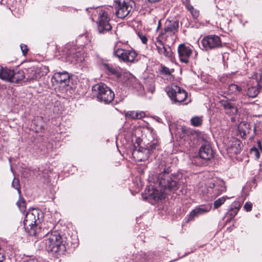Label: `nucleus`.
Instances as JSON below:
<instances>
[{"label": "nucleus", "instance_id": "39448f33", "mask_svg": "<svg viewBox=\"0 0 262 262\" xmlns=\"http://www.w3.org/2000/svg\"><path fill=\"white\" fill-rule=\"evenodd\" d=\"M121 42H117L114 48V55L121 61L133 63L138 61L137 53L132 48H124Z\"/></svg>", "mask_w": 262, "mask_h": 262}, {"label": "nucleus", "instance_id": "37998d69", "mask_svg": "<svg viewBox=\"0 0 262 262\" xmlns=\"http://www.w3.org/2000/svg\"><path fill=\"white\" fill-rule=\"evenodd\" d=\"M252 204L250 202H246L244 206V208L247 211H250L252 209Z\"/></svg>", "mask_w": 262, "mask_h": 262}, {"label": "nucleus", "instance_id": "c03bdc74", "mask_svg": "<svg viewBox=\"0 0 262 262\" xmlns=\"http://www.w3.org/2000/svg\"><path fill=\"white\" fill-rule=\"evenodd\" d=\"M20 49L22 51L23 54L25 56L27 54L28 51L27 46L25 45L21 44V45H20Z\"/></svg>", "mask_w": 262, "mask_h": 262}, {"label": "nucleus", "instance_id": "a211bd4d", "mask_svg": "<svg viewBox=\"0 0 262 262\" xmlns=\"http://www.w3.org/2000/svg\"><path fill=\"white\" fill-rule=\"evenodd\" d=\"M174 33L169 31H162L156 38V41L157 42L168 43L172 44L173 43V35Z\"/></svg>", "mask_w": 262, "mask_h": 262}, {"label": "nucleus", "instance_id": "423d86ee", "mask_svg": "<svg viewBox=\"0 0 262 262\" xmlns=\"http://www.w3.org/2000/svg\"><path fill=\"white\" fill-rule=\"evenodd\" d=\"M92 89L99 101L108 104L114 100V93L104 83H98L94 85Z\"/></svg>", "mask_w": 262, "mask_h": 262}, {"label": "nucleus", "instance_id": "dca6fc26", "mask_svg": "<svg viewBox=\"0 0 262 262\" xmlns=\"http://www.w3.org/2000/svg\"><path fill=\"white\" fill-rule=\"evenodd\" d=\"M148 149L139 147V149H134L132 152L134 158L137 161H144L147 160L149 156Z\"/></svg>", "mask_w": 262, "mask_h": 262}, {"label": "nucleus", "instance_id": "7c9ffc66", "mask_svg": "<svg viewBox=\"0 0 262 262\" xmlns=\"http://www.w3.org/2000/svg\"><path fill=\"white\" fill-rule=\"evenodd\" d=\"M104 66L105 69L112 75L115 76L117 77H119L121 76V74L117 68H114L112 66H111L108 64H104Z\"/></svg>", "mask_w": 262, "mask_h": 262}, {"label": "nucleus", "instance_id": "58836bf2", "mask_svg": "<svg viewBox=\"0 0 262 262\" xmlns=\"http://www.w3.org/2000/svg\"><path fill=\"white\" fill-rule=\"evenodd\" d=\"M260 150L256 147H253L250 149V154L258 159L260 157Z\"/></svg>", "mask_w": 262, "mask_h": 262}, {"label": "nucleus", "instance_id": "7ed1b4c3", "mask_svg": "<svg viewBox=\"0 0 262 262\" xmlns=\"http://www.w3.org/2000/svg\"><path fill=\"white\" fill-rule=\"evenodd\" d=\"M42 248L53 254H60L66 250L63 238L57 231L48 232L41 242Z\"/></svg>", "mask_w": 262, "mask_h": 262}, {"label": "nucleus", "instance_id": "5701e85b", "mask_svg": "<svg viewBox=\"0 0 262 262\" xmlns=\"http://www.w3.org/2000/svg\"><path fill=\"white\" fill-rule=\"evenodd\" d=\"M238 130L240 136L243 138H245L251 130L250 124L245 121L241 122L238 127Z\"/></svg>", "mask_w": 262, "mask_h": 262}, {"label": "nucleus", "instance_id": "de8ad7c7", "mask_svg": "<svg viewBox=\"0 0 262 262\" xmlns=\"http://www.w3.org/2000/svg\"><path fill=\"white\" fill-rule=\"evenodd\" d=\"M160 25H161V20H159V23H158V28H157V30H158L160 27Z\"/></svg>", "mask_w": 262, "mask_h": 262}, {"label": "nucleus", "instance_id": "49530a36", "mask_svg": "<svg viewBox=\"0 0 262 262\" xmlns=\"http://www.w3.org/2000/svg\"><path fill=\"white\" fill-rule=\"evenodd\" d=\"M24 262H38V261L36 259H29V260H27Z\"/></svg>", "mask_w": 262, "mask_h": 262}, {"label": "nucleus", "instance_id": "aec40b11", "mask_svg": "<svg viewBox=\"0 0 262 262\" xmlns=\"http://www.w3.org/2000/svg\"><path fill=\"white\" fill-rule=\"evenodd\" d=\"M166 43H161V42H157L156 41V46L157 47L158 53L161 55H163L165 57H170L172 56V53L171 49L169 45L166 47L165 45Z\"/></svg>", "mask_w": 262, "mask_h": 262}, {"label": "nucleus", "instance_id": "8fccbe9b", "mask_svg": "<svg viewBox=\"0 0 262 262\" xmlns=\"http://www.w3.org/2000/svg\"><path fill=\"white\" fill-rule=\"evenodd\" d=\"M85 46H88L89 45H88V44L87 43V44H85Z\"/></svg>", "mask_w": 262, "mask_h": 262}, {"label": "nucleus", "instance_id": "a878e982", "mask_svg": "<svg viewBox=\"0 0 262 262\" xmlns=\"http://www.w3.org/2000/svg\"><path fill=\"white\" fill-rule=\"evenodd\" d=\"M13 70L0 66V78L3 80L11 82Z\"/></svg>", "mask_w": 262, "mask_h": 262}, {"label": "nucleus", "instance_id": "0eeeda50", "mask_svg": "<svg viewBox=\"0 0 262 262\" xmlns=\"http://www.w3.org/2000/svg\"><path fill=\"white\" fill-rule=\"evenodd\" d=\"M226 190L225 183L221 180L214 182H208L205 185V188L200 190L203 194H212V196H217Z\"/></svg>", "mask_w": 262, "mask_h": 262}, {"label": "nucleus", "instance_id": "c85d7f7f", "mask_svg": "<svg viewBox=\"0 0 262 262\" xmlns=\"http://www.w3.org/2000/svg\"><path fill=\"white\" fill-rule=\"evenodd\" d=\"M27 79H36L40 77L39 70L35 67H31L27 70Z\"/></svg>", "mask_w": 262, "mask_h": 262}, {"label": "nucleus", "instance_id": "c9c22d12", "mask_svg": "<svg viewBox=\"0 0 262 262\" xmlns=\"http://www.w3.org/2000/svg\"><path fill=\"white\" fill-rule=\"evenodd\" d=\"M158 146V141L157 140H154V141L150 143H148V145H147L146 147L145 148V149H148V154L150 155L152 152H154V150L156 149V148Z\"/></svg>", "mask_w": 262, "mask_h": 262}, {"label": "nucleus", "instance_id": "9d476101", "mask_svg": "<svg viewBox=\"0 0 262 262\" xmlns=\"http://www.w3.org/2000/svg\"><path fill=\"white\" fill-rule=\"evenodd\" d=\"M97 12L99 13L98 29L99 33H105L112 29V26L109 23L110 18L106 12L99 8Z\"/></svg>", "mask_w": 262, "mask_h": 262}, {"label": "nucleus", "instance_id": "f8f14e48", "mask_svg": "<svg viewBox=\"0 0 262 262\" xmlns=\"http://www.w3.org/2000/svg\"><path fill=\"white\" fill-rule=\"evenodd\" d=\"M178 52L180 61L182 63H188L192 54V49L190 47L182 43L178 46Z\"/></svg>", "mask_w": 262, "mask_h": 262}, {"label": "nucleus", "instance_id": "bb28decb", "mask_svg": "<svg viewBox=\"0 0 262 262\" xmlns=\"http://www.w3.org/2000/svg\"><path fill=\"white\" fill-rule=\"evenodd\" d=\"M25 77V73L22 70H14L12 76L11 82L12 83H18Z\"/></svg>", "mask_w": 262, "mask_h": 262}, {"label": "nucleus", "instance_id": "ddd939ff", "mask_svg": "<svg viewBox=\"0 0 262 262\" xmlns=\"http://www.w3.org/2000/svg\"><path fill=\"white\" fill-rule=\"evenodd\" d=\"M199 155L200 157L206 161L211 160L214 155L212 148L208 141H205L200 148Z\"/></svg>", "mask_w": 262, "mask_h": 262}, {"label": "nucleus", "instance_id": "f704fd0d", "mask_svg": "<svg viewBox=\"0 0 262 262\" xmlns=\"http://www.w3.org/2000/svg\"><path fill=\"white\" fill-rule=\"evenodd\" d=\"M190 122L191 124L193 126H199L202 124L203 118L202 117L195 116L191 119Z\"/></svg>", "mask_w": 262, "mask_h": 262}, {"label": "nucleus", "instance_id": "72a5a7b5", "mask_svg": "<svg viewBox=\"0 0 262 262\" xmlns=\"http://www.w3.org/2000/svg\"><path fill=\"white\" fill-rule=\"evenodd\" d=\"M17 205L21 212H24L26 209V203L25 199L19 196V200L17 202Z\"/></svg>", "mask_w": 262, "mask_h": 262}, {"label": "nucleus", "instance_id": "4be33fe9", "mask_svg": "<svg viewBox=\"0 0 262 262\" xmlns=\"http://www.w3.org/2000/svg\"><path fill=\"white\" fill-rule=\"evenodd\" d=\"M69 57L70 59L71 60V61L74 63H78L81 62L84 60V55L83 53H81V51H78L74 52V49H72L70 51L69 53H68Z\"/></svg>", "mask_w": 262, "mask_h": 262}, {"label": "nucleus", "instance_id": "c756f323", "mask_svg": "<svg viewBox=\"0 0 262 262\" xmlns=\"http://www.w3.org/2000/svg\"><path fill=\"white\" fill-rule=\"evenodd\" d=\"M186 8L191 13L193 18L196 19L200 16V12L198 10L195 9L193 6H192L189 2L186 3Z\"/></svg>", "mask_w": 262, "mask_h": 262}, {"label": "nucleus", "instance_id": "393cba45", "mask_svg": "<svg viewBox=\"0 0 262 262\" xmlns=\"http://www.w3.org/2000/svg\"><path fill=\"white\" fill-rule=\"evenodd\" d=\"M253 78L248 82V88L247 92V95L249 97L254 98L256 97L259 92V85H256L252 83Z\"/></svg>", "mask_w": 262, "mask_h": 262}, {"label": "nucleus", "instance_id": "a19ab883", "mask_svg": "<svg viewBox=\"0 0 262 262\" xmlns=\"http://www.w3.org/2000/svg\"><path fill=\"white\" fill-rule=\"evenodd\" d=\"M252 83L256 85H259L260 87H262V71L260 74V79L259 80H257L256 79L253 78Z\"/></svg>", "mask_w": 262, "mask_h": 262}, {"label": "nucleus", "instance_id": "2f4dec72", "mask_svg": "<svg viewBox=\"0 0 262 262\" xmlns=\"http://www.w3.org/2000/svg\"><path fill=\"white\" fill-rule=\"evenodd\" d=\"M239 210L238 207H235L231 208L229 211L226 214V217L227 218L228 221H230L237 214Z\"/></svg>", "mask_w": 262, "mask_h": 262}, {"label": "nucleus", "instance_id": "4468645a", "mask_svg": "<svg viewBox=\"0 0 262 262\" xmlns=\"http://www.w3.org/2000/svg\"><path fill=\"white\" fill-rule=\"evenodd\" d=\"M52 80L60 86H68L70 82V75L67 72H57L53 75Z\"/></svg>", "mask_w": 262, "mask_h": 262}, {"label": "nucleus", "instance_id": "79ce46f5", "mask_svg": "<svg viewBox=\"0 0 262 262\" xmlns=\"http://www.w3.org/2000/svg\"><path fill=\"white\" fill-rule=\"evenodd\" d=\"M161 73L165 75H170L171 74V72L169 70V69L166 67H163L161 70Z\"/></svg>", "mask_w": 262, "mask_h": 262}, {"label": "nucleus", "instance_id": "b1692460", "mask_svg": "<svg viewBox=\"0 0 262 262\" xmlns=\"http://www.w3.org/2000/svg\"><path fill=\"white\" fill-rule=\"evenodd\" d=\"M179 28V21L177 20H167L165 23L164 31L175 34Z\"/></svg>", "mask_w": 262, "mask_h": 262}, {"label": "nucleus", "instance_id": "f03ea898", "mask_svg": "<svg viewBox=\"0 0 262 262\" xmlns=\"http://www.w3.org/2000/svg\"><path fill=\"white\" fill-rule=\"evenodd\" d=\"M169 166H165L162 171L157 177V183L163 190L176 191L179 189L183 182L179 181V175L171 173Z\"/></svg>", "mask_w": 262, "mask_h": 262}, {"label": "nucleus", "instance_id": "ea45409f", "mask_svg": "<svg viewBox=\"0 0 262 262\" xmlns=\"http://www.w3.org/2000/svg\"><path fill=\"white\" fill-rule=\"evenodd\" d=\"M137 35L143 43H144V44L147 43L148 39L145 34H143L142 32H139L137 33Z\"/></svg>", "mask_w": 262, "mask_h": 262}, {"label": "nucleus", "instance_id": "6e6552de", "mask_svg": "<svg viewBox=\"0 0 262 262\" xmlns=\"http://www.w3.org/2000/svg\"><path fill=\"white\" fill-rule=\"evenodd\" d=\"M135 8V3L133 0H119L116 7V15L120 18H124L130 15Z\"/></svg>", "mask_w": 262, "mask_h": 262}, {"label": "nucleus", "instance_id": "20e7f679", "mask_svg": "<svg viewBox=\"0 0 262 262\" xmlns=\"http://www.w3.org/2000/svg\"><path fill=\"white\" fill-rule=\"evenodd\" d=\"M43 219L42 212L37 209H33L28 211L24 220V227L31 236H36L40 230L41 223Z\"/></svg>", "mask_w": 262, "mask_h": 262}, {"label": "nucleus", "instance_id": "09e8293b", "mask_svg": "<svg viewBox=\"0 0 262 262\" xmlns=\"http://www.w3.org/2000/svg\"><path fill=\"white\" fill-rule=\"evenodd\" d=\"M86 38V36H81V38Z\"/></svg>", "mask_w": 262, "mask_h": 262}, {"label": "nucleus", "instance_id": "cd10ccee", "mask_svg": "<svg viewBox=\"0 0 262 262\" xmlns=\"http://www.w3.org/2000/svg\"><path fill=\"white\" fill-rule=\"evenodd\" d=\"M125 117L132 119H141L145 116V113L143 111H128L125 113Z\"/></svg>", "mask_w": 262, "mask_h": 262}, {"label": "nucleus", "instance_id": "9b49d317", "mask_svg": "<svg viewBox=\"0 0 262 262\" xmlns=\"http://www.w3.org/2000/svg\"><path fill=\"white\" fill-rule=\"evenodd\" d=\"M201 43L206 50L219 48L222 46L220 37L215 35L205 36L202 39Z\"/></svg>", "mask_w": 262, "mask_h": 262}, {"label": "nucleus", "instance_id": "473e14b6", "mask_svg": "<svg viewBox=\"0 0 262 262\" xmlns=\"http://www.w3.org/2000/svg\"><path fill=\"white\" fill-rule=\"evenodd\" d=\"M228 89L229 93L236 94L241 92L242 87L237 84L232 83L229 85Z\"/></svg>", "mask_w": 262, "mask_h": 262}, {"label": "nucleus", "instance_id": "1a4fd4ad", "mask_svg": "<svg viewBox=\"0 0 262 262\" xmlns=\"http://www.w3.org/2000/svg\"><path fill=\"white\" fill-rule=\"evenodd\" d=\"M166 92L172 103H180L184 101L187 97V92L177 85H172L166 88Z\"/></svg>", "mask_w": 262, "mask_h": 262}, {"label": "nucleus", "instance_id": "2eb2a0df", "mask_svg": "<svg viewBox=\"0 0 262 262\" xmlns=\"http://www.w3.org/2000/svg\"><path fill=\"white\" fill-rule=\"evenodd\" d=\"M241 141L235 138H232L229 141L226 149L227 152L232 155H237L242 150Z\"/></svg>", "mask_w": 262, "mask_h": 262}, {"label": "nucleus", "instance_id": "412c9836", "mask_svg": "<svg viewBox=\"0 0 262 262\" xmlns=\"http://www.w3.org/2000/svg\"><path fill=\"white\" fill-rule=\"evenodd\" d=\"M220 102L221 105L225 109L226 114L231 116H233L237 113L238 110L237 107L232 103L226 100H222Z\"/></svg>", "mask_w": 262, "mask_h": 262}, {"label": "nucleus", "instance_id": "f257e3e1", "mask_svg": "<svg viewBox=\"0 0 262 262\" xmlns=\"http://www.w3.org/2000/svg\"><path fill=\"white\" fill-rule=\"evenodd\" d=\"M169 166H165L162 171L157 177V183L163 190L176 191L179 189L183 182L179 181V175L171 173Z\"/></svg>", "mask_w": 262, "mask_h": 262}, {"label": "nucleus", "instance_id": "6ab92c4d", "mask_svg": "<svg viewBox=\"0 0 262 262\" xmlns=\"http://www.w3.org/2000/svg\"><path fill=\"white\" fill-rule=\"evenodd\" d=\"M162 189L159 191L153 187L150 189L149 187L146 188L145 190V193L146 195V198L152 199L155 201H157L159 200H161L163 198V192H162Z\"/></svg>", "mask_w": 262, "mask_h": 262}, {"label": "nucleus", "instance_id": "f3484780", "mask_svg": "<svg viewBox=\"0 0 262 262\" xmlns=\"http://www.w3.org/2000/svg\"><path fill=\"white\" fill-rule=\"evenodd\" d=\"M211 206L210 205H201L194 209L190 213L188 221H192L196 216L205 214L210 210Z\"/></svg>", "mask_w": 262, "mask_h": 262}, {"label": "nucleus", "instance_id": "e433bc0d", "mask_svg": "<svg viewBox=\"0 0 262 262\" xmlns=\"http://www.w3.org/2000/svg\"><path fill=\"white\" fill-rule=\"evenodd\" d=\"M227 198L225 196H222L214 202L213 207L214 209H217L220 207L222 204L224 203Z\"/></svg>", "mask_w": 262, "mask_h": 262}, {"label": "nucleus", "instance_id": "a18cd8bd", "mask_svg": "<svg viewBox=\"0 0 262 262\" xmlns=\"http://www.w3.org/2000/svg\"><path fill=\"white\" fill-rule=\"evenodd\" d=\"M255 147L258 148V150H260V152H262V146L260 140L257 141V145Z\"/></svg>", "mask_w": 262, "mask_h": 262}, {"label": "nucleus", "instance_id": "4c0bfd02", "mask_svg": "<svg viewBox=\"0 0 262 262\" xmlns=\"http://www.w3.org/2000/svg\"><path fill=\"white\" fill-rule=\"evenodd\" d=\"M12 186L17 190L19 196H20L21 191L20 188L19 181L18 179L14 178L12 183Z\"/></svg>", "mask_w": 262, "mask_h": 262}]
</instances>
